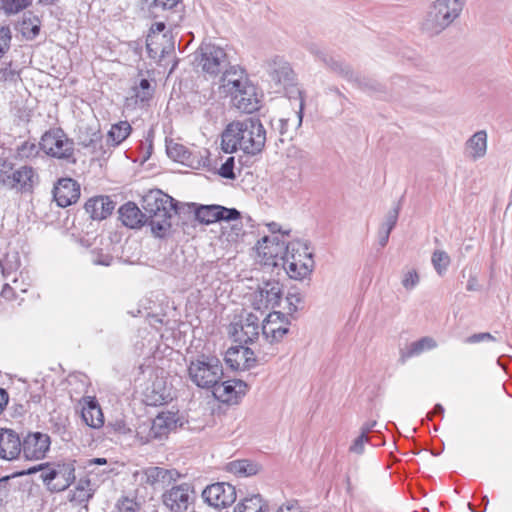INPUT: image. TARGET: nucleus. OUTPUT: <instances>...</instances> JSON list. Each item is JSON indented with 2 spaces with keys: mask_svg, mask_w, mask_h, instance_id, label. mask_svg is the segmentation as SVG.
<instances>
[{
  "mask_svg": "<svg viewBox=\"0 0 512 512\" xmlns=\"http://www.w3.org/2000/svg\"><path fill=\"white\" fill-rule=\"evenodd\" d=\"M229 333L234 337L235 341L240 343L247 344L253 342L259 336L258 316L248 313L244 320L232 325Z\"/></svg>",
  "mask_w": 512,
  "mask_h": 512,
  "instance_id": "nucleus-18",
  "label": "nucleus"
},
{
  "mask_svg": "<svg viewBox=\"0 0 512 512\" xmlns=\"http://www.w3.org/2000/svg\"><path fill=\"white\" fill-rule=\"evenodd\" d=\"M14 172L13 164L6 159H0V185L9 188L12 174Z\"/></svg>",
  "mask_w": 512,
  "mask_h": 512,
  "instance_id": "nucleus-45",
  "label": "nucleus"
},
{
  "mask_svg": "<svg viewBox=\"0 0 512 512\" xmlns=\"http://www.w3.org/2000/svg\"><path fill=\"white\" fill-rule=\"evenodd\" d=\"M258 245L260 253H263L264 256L273 257L285 252L283 266L288 276L292 279L302 280L313 271V256L306 246L302 247V253L298 250L297 254L290 253V249L292 252L295 250L294 245H286L283 241H280L279 236H264L258 241Z\"/></svg>",
  "mask_w": 512,
  "mask_h": 512,
  "instance_id": "nucleus-2",
  "label": "nucleus"
},
{
  "mask_svg": "<svg viewBox=\"0 0 512 512\" xmlns=\"http://www.w3.org/2000/svg\"><path fill=\"white\" fill-rule=\"evenodd\" d=\"M81 411L82 420L91 428L99 429L104 424V416L100 405L94 397H84Z\"/></svg>",
  "mask_w": 512,
  "mask_h": 512,
  "instance_id": "nucleus-27",
  "label": "nucleus"
},
{
  "mask_svg": "<svg viewBox=\"0 0 512 512\" xmlns=\"http://www.w3.org/2000/svg\"><path fill=\"white\" fill-rule=\"evenodd\" d=\"M198 67L210 75L223 72L229 65L227 54L223 48L211 43H203L195 54Z\"/></svg>",
  "mask_w": 512,
  "mask_h": 512,
  "instance_id": "nucleus-7",
  "label": "nucleus"
},
{
  "mask_svg": "<svg viewBox=\"0 0 512 512\" xmlns=\"http://www.w3.org/2000/svg\"><path fill=\"white\" fill-rule=\"evenodd\" d=\"M229 471L239 476H252L258 472L256 464L249 460H237L228 464Z\"/></svg>",
  "mask_w": 512,
  "mask_h": 512,
  "instance_id": "nucleus-36",
  "label": "nucleus"
},
{
  "mask_svg": "<svg viewBox=\"0 0 512 512\" xmlns=\"http://www.w3.org/2000/svg\"><path fill=\"white\" fill-rule=\"evenodd\" d=\"M178 1L179 0H153V5L163 9H171L177 5Z\"/></svg>",
  "mask_w": 512,
  "mask_h": 512,
  "instance_id": "nucleus-61",
  "label": "nucleus"
},
{
  "mask_svg": "<svg viewBox=\"0 0 512 512\" xmlns=\"http://www.w3.org/2000/svg\"><path fill=\"white\" fill-rule=\"evenodd\" d=\"M432 265L438 275L442 276L448 269L451 259L443 250H435L431 257Z\"/></svg>",
  "mask_w": 512,
  "mask_h": 512,
  "instance_id": "nucleus-39",
  "label": "nucleus"
},
{
  "mask_svg": "<svg viewBox=\"0 0 512 512\" xmlns=\"http://www.w3.org/2000/svg\"><path fill=\"white\" fill-rule=\"evenodd\" d=\"M154 427V437L157 440H163L168 437V435L176 431L178 427L183 425L182 419L179 417L177 413L171 411H163L159 413L153 420Z\"/></svg>",
  "mask_w": 512,
  "mask_h": 512,
  "instance_id": "nucleus-24",
  "label": "nucleus"
},
{
  "mask_svg": "<svg viewBox=\"0 0 512 512\" xmlns=\"http://www.w3.org/2000/svg\"><path fill=\"white\" fill-rule=\"evenodd\" d=\"M235 158L233 156L228 157L225 162L219 168V175L226 179L234 180L236 174L234 173Z\"/></svg>",
  "mask_w": 512,
  "mask_h": 512,
  "instance_id": "nucleus-50",
  "label": "nucleus"
},
{
  "mask_svg": "<svg viewBox=\"0 0 512 512\" xmlns=\"http://www.w3.org/2000/svg\"><path fill=\"white\" fill-rule=\"evenodd\" d=\"M154 433L155 432L152 420L144 421L138 425L135 437L140 444L144 445L151 442L152 440H157V438L154 437Z\"/></svg>",
  "mask_w": 512,
  "mask_h": 512,
  "instance_id": "nucleus-40",
  "label": "nucleus"
},
{
  "mask_svg": "<svg viewBox=\"0 0 512 512\" xmlns=\"http://www.w3.org/2000/svg\"><path fill=\"white\" fill-rule=\"evenodd\" d=\"M256 361L254 352L242 345L229 348L225 354V362L233 370H249Z\"/></svg>",
  "mask_w": 512,
  "mask_h": 512,
  "instance_id": "nucleus-21",
  "label": "nucleus"
},
{
  "mask_svg": "<svg viewBox=\"0 0 512 512\" xmlns=\"http://www.w3.org/2000/svg\"><path fill=\"white\" fill-rule=\"evenodd\" d=\"M265 69L277 92L294 85L295 73L289 62L283 57L274 56L268 59L265 62Z\"/></svg>",
  "mask_w": 512,
  "mask_h": 512,
  "instance_id": "nucleus-9",
  "label": "nucleus"
},
{
  "mask_svg": "<svg viewBox=\"0 0 512 512\" xmlns=\"http://www.w3.org/2000/svg\"><path fill=\"white\" fill-rule=\"evenodd\" d=\"M495 340H496V338L492 334H490L488 332H482V333L472 334L471 336L466 338L465 342L469 343V344H475V343H480V342H484V341H495Z\"/></svg>",
  "mask_w": 512,
  "mask_h": 512,
  "instance_id": "nucleus-59",
  "label": "nucleus"
},
{
  "mask_svg": "<svg viewBox=\"0 0 512 512\" xmlns=\"http://www.w3.org/2000/svg\"><path fill=\"white\" fill-rule=\"evenodd\" d=\"M195 216L201 223L211 224L221 220H237L240 218V212L235 208L220 205H202L196 209Z\"/></svg>",
  "mask_w": 512,
  "mask_h": 512,
  "instance_id": "nucleus-17",
  "label": "nucleus"
},
{
  "mask_svg": "<svg viewBox=\"0 0 512 512\" xmlns=\"http://www.w3.org/2000/svg\"><path fill=\"white\" fill-rule=\"evenodd\" d=\"M141 481L154 486L156 484H170L180 478V473L175 469L161 467H148L141 473Z\"/></svg>",
  "mask_w": 512,
  "mask_h": 512,
  "instance_id": "nucleus-26",
  "label": "nucleus"
},
{
  "mask_svg": "<svg viewBox=\"0 0 512 512\" xmlns=\"http://www.w3.org/2000/svg\"><path fill=\"white\" fill-rule=\"evenodd\" d=\"M179 256L175 253H170L161 263L162 270L176 275L182 271V266L178 261Z\"/></svg>",
  "mask_w": 512,
  "mask_h": 512,
  "instance_id": "nucleus-47",
  "label": "nucleus"
},
{
  "mask_svg": "<svg viewBox=\"0 0 512 512\" xmlns=\"http://www.w3.org/2000/svg\"><path fill=\"white\" fill-rule=\"evenodd\" d=\"M22 452L19 436L10 429H0V457L5 460L16 459Z\"/></svg>",
  "mask_w": 512,
  "mask_h": 512,
  "instance_id": "nucleus-25",
  "label": "nucleus"
},
{
  "mask_svg": "<svg viewBox=\"0 0 512 512\" xmlns=\"http://www.w3.org/2000/svg\"><path fill=\"white\" fill-rule=\"evenodd\" d=\"M351 82L354 83L359 89L368 93L379 92L382 90L381 84L377 82L375 79L360 76L358 74H355L354 72L353 80Z\"/></svg>",
  "mask_w": 512,
  "mask_h": 512,
  "instance_id": "nucleus-37",
  "label": "nucleus"
},
{
  "mask_svg": "<svg viewBox=\"0 0 512 512\" xmlns=\"http://www.w3.org/2000/svg\"><path fill=\"white\" fill-rule=\"evenodd\" d=\"M131 130V125L127 121H120L113 124L107 134V142L113 147H116L127 139Z\"/></svg>",
  "mask_w": 512,
  "mask_h": 512,
  "instance_id": "nucleus-34",
  "label": "nucleus"
},
{
  "mask_svg": "<svg viewBox=\"0 0 512 512\" xmlns=\"http://www.w3.org/2000/svg\"><path fill=\"white\" fill-rule=\"evenodd\" d=\"M108 428L113 430L115 433L126 435L132 433L131 428L128 426L126 421L122 418L115 419L108 423Z\"/></svg>",
  "mask_w": 512,
  "mask_h": 512,
  "instance_id": "nucleus-55",
  "label": "nucleus"
},
{
  "mask_svg": "<svg viewBox=\"0 0 512 512\" xmlns=\"http://www.w3.org/2000/svg\"><path fill=\"white\" fill-rule=\"evenodd\" d=\"M390 233L389 231L387 230H384L382 228L379 227V230H378V242H379V245L381 247H385L389 241V236H390Z\"/></svg>",
  "mask_w": 512,
  "mask_h": 512,
  "instance_id": "nucleus-62",
  "label": "nucleus"
},
{
  "mask_svg": "<svg viewBox=\"0 0 512 512\" xmlns=\"http://www.w3.org/2000/svg\"><path fill=\"white\" fill-rule=\"evenodd\" d=\"M420 282V277L416 269H410L402 275V286L408 290H413Z\"/></svg>",
  "mask_w": 512,
  "mask_h": 512,
  "instance_id": "nucleus-49",
  "label": "nucleus"
},
{
  "mask_svg": "<svg viewBox=\"0 0 512 512\" xmlns=\"http://www.w3.org/2000/svg\"><path fill=\"white\" fill-rule=\"evenodd\" d=\"M467 154L472 160H478L487 152V133L480 130L474 133L466 142Z\"/></svg>",
  "mask_w": 512,
  "mask_h": 512,
  "instance_id": "nucleus-32",
  "label": "nucleus"
},
{
  "mask_svg": "<svg viewBox=\"0 0 512 512\" xmlns=\"http://www.w3.org/2000/svg\"><path fill=\"white\" fill-rule=\"evenodd\" d=\"M268 505L260 494H253L242 499L234 508V512H267Z\"/></svg>",
  "mask_w": 512,
  "mask_h": 512,
  "instance_id": "nucleus-33",
  "label": "nucleus"
},
{
  "mask_svg": "<svg viewBox=\"0 0 512 512\" xmlns=\"http://www.w3.org/2000/svg\"><path fill=\"white\" fill-rule=\"evenodd\" d=\"M91 261L96 265L110 266L113 262V257L109 254L92 251Z\"/></svg>",
  "mask_w": 512,
  "mask_h": 512,
  "instance_id": "nucleus-57",
  "label": "nucleus"
},
{
  "mask_svg": "<svg viewBox=\"0 0 512 512\" xmlns=\"http://www.w3.org/2000/svg\"><path fill=\"white\" fill-rule=\"evenodd\" d=\"M115 203L108 196H97L85 203V210L93 220H103L112 214Z\"/></svg>",
  "mask_w": 512,
  "mask_h": 512,
  "instance_id": "nucleus-29",
  "label": "nucleus"
},
{
  "mask_svg": "<svg viewBox=\"0 0 512 512\" xmlns=\"http://www.w3.org/2000/svg\"><path fill=\"white\" fill-rule=\"evenodd\" d=\"M303 301V297L298 292H288L286 296L287 310L289 314H293L298 310L299 304Z\"/></svg>",
  "mask_w": 512,
  "mask_h": 512,
  "instance_id": "nucleus-53",
  "label": "nucleus"
},
{
  "mask_svg": "<svg viewBox=\"0 0 512 512\" xmlns=\"http://www.w3.org/2000/svg\"><path fill=\"white\" fill-rule=\"evenodd\" d=\"M19 78V73L14 69L11 63L6 64L0 69V80L4 82H16Z\"/></svg>",
  "mask_w": 512,
  "mask_h": 512,
  "instance_id": "nucleus-54",
  "label": "nucleus"
},
{
  "mask_svg": "<svg viewBox=\"0 0 512 512\" xmlns=\"http://www.w3.org/2000/svg\"><path fill=\"white\" fill-rule=\"evenodd\" d=\"M325 93L328 95V94H333L335 96H337L340 100V105L341 107H343L345 105V102L348 101V99L346 98V96L341 93V91L335 87V86H331V87H328L325 91Z\"/></svg>",
  "mask_w": 512,
  "mask_h": 512,
  "instance_id": "nucleus-60",
  "label": "nucleus"
},
{
  "mask_svg": "<svg viewBox=\"0 0 512 512\" xmlns=\"http://www.w3.org/2000/svg\"><path fill=\"white\" fill-rule=\"evenodd\" d=\"M369 441L368 436L361 434L353 441L349 450L355 454H362L364 452V444Z\"/></svg>",
  "mask_w": 512,
  "mask_h": 512,
  "instance_id": "nucleus-58",
  "label": "nucleus"
},
{
  "mask_svg": "<svg viewBox=\"0 0 512 512\" xmlns=\"http://www.w3.org/2000/svg\"><path fill=\"white\" fill-rule=\"evenodd\" d=\"M39 145L37 146L34 142L24 141L17 147V156L20 159H29L38 155Z\"/></svg>",
  "mask_w": 512,
  "mask_h": 512,
  "instance_id": "nucleus-46",
  "label": "nucleus"
},
{
  "mask_svg": "<svg viewBox=\"0 0 512 512\" xmlns=\"http://www.w3.org/2000/svg\"><path fill=\"white\" fill-rule=\"evenodd\" d=\"M119 215L122 223L129 228H139L147 224L144 210L141 211L133 202L122 205L119 209Z\"/></svg>",
  "mask_w": 512,
  "mask_h": 512,
  "instance_id": "nucleus-31",
  "label": "nucleus"
},
{
  "mask_svg": "<svg viewBox=\"0 0 512 512\" xmlns=\"http://www.w3.org/2000/svg\"><path fill=\"white\" fill-rule=\"evenodd\" d=\"M266 143V130L257 117L230 123L222 133V149L226 153L242 150L249 155L260 153Z\"/></svg>",
  "mask_w": 512,
  "mask_h": 512,
  "instance_id": "nucleus-1",
  "label": "nucleus"
},
{
  "mask_svg": "<svg viewBox=\"0 0 512 512\" xmlns=\"http://www.w3.org/2000/svg\"><path fill=\"white\" fill-rule=\"evenodd\" d=\"M188 375L197 387L211 389L222 380L223 365L215 355L200 354L190 360Z\"/></svg>",
  "mask_w": 512,
  "mask_h": 512,
  "instance_id": "nucleus-5",
  "label": "nucleus"
},
{
  "mask_svg": "<svg viewBox=\"0 0 512 512\" xmlns=\"http://www.w3.org/2000/svg\"><path fill=\"white\" fill-rule=\"evenodd\" d=\"M282 296L281 285L277 281L264 283L250 294V302L255 310L264 311L279 305Z\"/></svg>",
  "mask_w": 512,
  "mask_h": 512,
  "instance_id": "nucleus-11",
  "label": "nucleus"
},
{
  "mask_svg": "<svg viewBox=\"0 0 512 512\" xmlns=\"http://www.w3.org/2000/svg\"><path fill=\"white\" fill-rule=\"evenodd\" d=\"M11 30L9 26L0 27V57L6 53L10 47Z\"/></svg>",
  "mask_w": 512,
  "mask_h": 512,
  "instance_id": "nucleus-52",
  "label": "nucleus"
},
{
  "mask_svg": "<svg viewBox=\"0 0 512 512\" xmlns=\"http://www.w3.org/2000/svg\"><path fill=\"white\" fill-rule=\"evenodd\" d=\"M53 196L58 206L67 207L80 197V187L71 178L59 179L53 189Z\"/></svg>",
  "mask_w": 512,
  "mask_h": 512,
  "instance_id": "nucleus-22",
  "label": "nucleus"
},
{
  "mask_svg": "<svg viewBox=\"0 0 512 512\" xmlns=\"http://www.w3.org/2000/svg\"><path fill=\"white\" fill-rule=\"evenodd\" d=\"M213 389V395L216 399L227 404H236L248 391L246 382L239 379L218 382Z\"/></svg>",
  "mask_w": 512,
  "mask_h": 512,
  "instance_id": "nucleus-14",
  "label": "nucleus"
},
{
  "mask_svg": "<svg viewBox=\"0 0 512 512\" xmlns=\"http://www.w3.org/2000/svg\"><path fill=\"white\" fill-rule=\"evenodd\" d=\"M309 51L332 72L336 73L347 81L353 80V70L342 60L330 55L327 51L321 49L316 44H311L309 46Z\"/></svg>",
  "mask_w": 512,
  "mask_h": 512,
  "instance_id": "nucleus-19",
  "label": "nucleus"
},
{
  "mask_svg": "<svg viewBox=\"0 0 512 512\" xmlns=\"http://www.w3.org/2000/svg\"><path fill=\"white\" fill-rule=\"evenodd\" d=\"M249 82L243 69L238 66H229L222 72L219 90L221 94L231 97Z\"/></svg>",
  "mask_w": 512,
  "mask_h": 512,
  "instance_id": "nucleus-16",
  "label": "nucleus"
},
{
  "mask_svg": "<svg viewBox=\"0 0 512 512\" xmlns=\"http://www.w3.org/2000/svg\"><path fill=\"white\" fill-rule=\"evenodd\" d=\"M83 146L91 147L92 152L97 154L98 156H104V154L106 153V151H103V152L98 151V149L99 150L102 149V137L98 133H94L92 135L91 139L89 140V142H87V143L83 142Z\"/></svg>",
  "mask_w": 512,
  "mask_h": 512,
  "instance_id": "nucleus-56",
  "label": "nucleus"
},
{
  "mask_svg": "<svg viewBox=\"0 0 512 512\" xmlns=\"http://www.w3.org/2000/svg\"><path fill=\"white\" fill-rule=\"evenodd\" d=\"M436 346L437 343L432 337H422L407 346L406 350L402 352V358L418 356L424 351L434 349Z\"/></svg>",
  "mask_w": 512,
  "mask_h": 512,
  "instance_id": "nucleus-35",
  "label": "nucleus"
},
{
  "mask_svg": "<svg viewBox=\"0 0 512 512\" xmlns=\"http://www.w3.org/2000/svg\"><path fill=\"white\" fill-rule=\"evenodd\" d=\"M31 1L32 0H3L1 8L8 15L16 14L28 7Z\"/></svg>",
  "mask_w": 512,
  "mask_h": 512,
  "instance_id": "nucleus-43",
  "label": "nucleus"
},
{
  "mask_svg": "<svg viewBox=\"0 0 512 512\" xmlns=\"http://www.w3.org/2000/svg\"><path fill=\"white\" fill-rule=\"evenodd\" d=\"M92 497L91 481L87 478H81L73 491L72 500L77 502L87 501Z\"/></svg>",
  "mask_w": 512,
  "mask_h": 512,
  "instance_id": "nucleus-38",
  "label": "nucleus"
},
{
  "mask_svg": "<svg viewBox=\"0 0 512 512\" xmlns=\"http://www.w3.org/2000/svg\"><path fill=\"white\" fill-rule=\"evenodd\" d=\"M166 150L170 158L181 163H184L190 157V152L182 144L170 143Z\"/></svg>",
  "mask_w": 512,
  "mask_h": 512,
  "instance_id": "nucleus-41",
  "label": "nucleus"
},
{
  "mask_svg": "<svg viewBox=\"0 0 512 512\" xmlns=\"http://www.w3.org/2000/svg\"><path fill=\"white\" fill-rule=\"evenodd\" d=\"M20 266V259L17 252L7 253L5 258L0 260V267L3 275L16 271Z\"/></svg>",
  "mask_w": 512,
  "mask_h": 512,
  "instance_id": "nucleus-42",
  "label": "nucleus"
},
{
  "mask_svg": "<svg viewBox=\"0 0 512 512\" xmlns=\"http://www.w3.org/2000/svg\"><path fill=\"white\" fill-rule=\"evenodd\" d=\"M142 208L153 235L165 237L171 229V219L176 214L174 199L159 189L150 190L142 198Z\"/></svg>",
  "mask_w": 512,
  "mask_h": 512,
  "instance_id": "nucleus-3",
  "label": "nucleus"
},
{
  "mask_svg": "<svg viewBox=\"0 0 512 512\" xmlns=\"http://www.w3.org/2000/svg\"><path fill=\"white\" fill-rule=\"evenodd\" d=\"M193 493L188 483L174 485L162 494V503L171 512H185L192 503Z\"/></svg>",
  "mask_w": 512,
  "mask_h": 512,
  "instance_id": "nucleus-10",
  "label": "nucleus"
},
{
  "mask_svg": "<svg viewBox=\"0 0 512 512\" xmlns=\"http://www.w3.org/2000/svg\"><path fill=\"white\" fill-rule=\"evenodd\" d=\"M152 94L153 88L147 79H141L139 84L134 87V95L141 102L149 100Z\"/></svg>",
  "mask_w": 512,
  "mask_h": 512,
  "instance_id": "nucleus-44",
  "label": "nucleus"
},
{
  "mask_svg": "<svg viewBox=\"0 0 512 512\" xmlns=\"http://www.w3.org/2000/svg\"><path fill=\"white\" fill-rule=\"evenodd\" d=\"M172 400L171 388L162 379H156L145 392V403L149 406H159Z\"/></svg>",
  "mask_w": 512,
  "mask_h": 512,
  "instance_id": "nucleus-30",
  "label": "nucleus"
},
{
  "mask_svg": "<svg viewBox=\"0 0 512 512\" xmlns=\"http://www.w3.org/2000/svg\"><path fill=\"white\" fill-rule=\"evenodd\" d=\"M49 435L41 432L28 434L22 442V452L27 460H40L50 448Z\"/></svg>",
  "mask_w": 512,
  "mask_h": 512,
  "instance_id": "nucleus-15",
  "label": "nucleus"
},
{
  "mask_svg": "<svg viewBox=\"0 0 512 512\" xmlns=\"http://www.w3.org/2000/svg\"><path fill=\"white\" fill-rule=\"evenodd\" d=\"M233 105L245 113H253L260 107V95L251 82L231 96Z\"/></svg>",
  "mask_w": 512,
  "mask_h": 512,
  "instance_id": "nucleus-20",
  "label": "nucleus"
},
{
  "mask_svg": "<svg viewBox=\"0 0 512 512\" xmlns=\"http://www.w3.org/2000/svg\"><path fill=\"white\" fill-rule=\"evenodd\" d=\"M39 148L46 155L75 163L74 142L61 128L47 130L39 141Z\"/></svg>",
  "mask_w": 512,
  "mask_h": 512,
  "instance_id": "nucleus-6",
  "label": "nucleus"
},
{
  "mask_svg": "<svg viewBox=\"0 0 512 512\" xmlns=\"http://www.w3.org/2000/svg\"><path fill=\"white\" fill-rule=\"evenodd\" d=\"M11 182L9 189L28 193L39 183V175L33 167L24 165L14 169Z\"/></svg>",
  "mask_w": 512,
  "mask_h": 512,
  "instance_id": "nucleus-23",
  "label": "nucleus"
},
{
  "mask_svg": "<svg viewBox=\"0 0 512 512\" xmlns=\"http://www.w3.org/2000/svg\"><path fill=\"white\" fill-rule=\"evenodd\" d=\"M75 461L57 463L45 468L42 473L43 481L53 491H63L75 480Z\"/></svg>",
  "mask_w": 512,
  "mask_h": 512,
  "instance_id": "nucleus-8",
  "label": "nucleus"
},
{
  "mask_svg": "<svg viewBox=\"0 0 512 512\" xmlns=\"http://www.w3.org/2000/svg\"><path fill=\"white\" fill-rule=\"evenodd\" d=\"M13 295H14V288H12L9 284H5L1 291V296L7 300H11Z\"/></svg>",
  "mask_w": 512,
  "mask_h": 512,
  "instance_id": "nucleus-64",
  "label": "nucleus"
},
{
  "mask_svg": "<svg viewBox=\"0 0 512 512\" xmlns=\"http://www.w3.org/2000/svg\"><path fill=\"white\" fill-rule=\"evenodd\" d=\"M164 29L165 24L162 22L155 23L151 28L153 35L148 36L146 44L148 54L151 58H163L165 54L173 50V45H170L168 47L162 46V42L165 41L166 36L160 35V33Z\"/></svg>",
  "mask_w": 512,
  "mask_h": 512,
  "instance_id": "nucleus-28",
  "label": "nucleus"
},
{
  "mask_svg": "<svg viewBox=\"0 0 512 512\" xmlns=\"http://www.w3.org/2000/svg\"><path fill=\"white\" fill-rule=\"evenodd\" d=\"M290 321L279 311L267 315L262 323V335L269 343H278L289 332Z\"/></svg>",
  "mask_w": 512,
  "mask_h": 512,
  "instance_id": "nucleus-13",
  "label": "nucleus"
},
{
  "mask_svg": "<svg viewBox=\"0 0 512 512\" xmlns=\"http://www.w3.org/2000/svg\"><path fill=\"white\" fill-rule=\"evenodd\" d=\"M119 512H139L140 505L131 498L123 497L117 503Z\"/></svg>",
  "mask_w": 512,
  "mask_h": 512,
  "instance_id": "nucleus-51",
  "label": "nucleus"
},
{
  "mask_svg": "<svg viewBox=\"0 0 512 512\" xmlns=\"http://www.w3.org/2000/svg\"><path fill=\"white\" fill-rule=\"evenodd\" d=\"M377 425V421L376 420H370V421H367L365 422L362 426H361V434H365L366 436H368V433Z\"/></svg>",
  "mask_w": 512,
  "mask_h": 512,
  "instance_id": "nucleus-63",
  "label": "nucleus"
},
{
  "mask_svg": "<svg viewBox=\"0 0 512 512\" xmlns=\"http://www.w3.org/2000/svg\"><path fill=\"white\" fill-rule=\"evenodd\" d=\"M401 205L400 203L396 204L385 216L383 223L380 225V228L391 232L397 224L399 213H400Z\"/></svg>",
  "mask_w": 512,
  "mask_h": 512,
  "instance_id": "nucleus-48",
  "label": "nucleus"
},
{
  "mask_svg": "<svg viewBox=\"0 0 512 512\" xmlns=\"http://www.w3.org/2000/svg\"><path fill=\"white\" fill-rule=\"evenodd\" d=\"M467 0H434L422 20L421 28L429 36H436L458 20Z\"/></svg>",
  "mask_w": 512,
  "mask_h": 512,
  "instance_id": "nucleus-4",
  "label": "nucleus"
},
{
  "mask_svg": "<svg viewBox=\"0 0 512 512\" xmlns=\"http://www.w3.org/2000/svg\"><path fill=\"white\" fill-rule=\"evenodd\" d=\"M204 501L214 508H224L236 500V489L229 483L218 482L207 486L203 492Z\"/></svg>",
  "mask_w": 512,
  "mask_h": 512,
  "instance_id": "nucleus-12",
  "label": "nucleus"
}]
</instances>
